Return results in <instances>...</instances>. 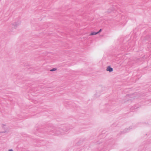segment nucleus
<instances>
[{
	"mask_svg": "<svg viewBox=\"0 0 151 151\" xmlns=\"http://www.w3.org/2000/svg\"><path fill=\"white\" fill-rule=\"evenodd\" d=\"M106 70L111 72L112 71L113 68H111L110 66H108L106 69Z\"/></svg>",
	"mask_w": 151,
	"mask_h": 151,
	"instance_id": "obj_1",
	"label": "nucleus"
},
{
	"mask_svg": "<svg viewBox=\"0 0 151 151\" xmlns=\"http://www.w3.org/2000/svg\"><path fill=\"white\" fill-rule=\"evenodd\" d=\"M97 34V32H92L90 34V36L94 35H96Z\"/></svg>",
	"mask_w": 151,
	"mask_h": 151,
	"instance_id": "obj_2",
	"label": "nucleus"
},
{
	"mask_svg": "<svg viewBox=\"0 0 151 151\" xmlns=\"http://www.w3.org/2000/svg\"><path fill=\"white\" fill-rule=\"evenodd\" d=\"M56 70V69L55 68H54L51 70H50L52 71H55Z\"/></svg>",
	"mask_w": 151,
	"mask_h": 151,
	"instance_id": "obj_3",
	"label": "nucleus"
},
{
	"mask_svg": "<svg viewBox=\"0 0 151 151\" xmlns=\"http://www.w3.org/2000/svg\"><path fill=\"white\" fill-rule=\"evenodd\" d=\"M101 31H102V29H100L99 30V31L98 32H97V34H98V33H100V32H101Z\"/></svg>",
	"mask_w": 151,
	"mask_h": 151,
	"instance_id": "obj_4",
	"label": "nucleus"
},
{
	"mask_svg": "<svg viewBox=\"0 0 151 151\" xmlns=\"http://www.w3.org/2000/svg\"><path fill=\"white\" fill-rule=\"evenodd\" d=\"M9 151H13L12 150H9Z\"/></svg>",
	"mask_w": 151,
	"mask_h": 151,
	"instance_id": "obj_5",
	"label": "nucleus"
}]
</instances>
